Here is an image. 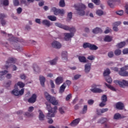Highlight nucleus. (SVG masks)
<instances>
[{
    "instance_id": "nucleus-1",
    "label": "nucleus",
    "mask_w": 128,
    "mask_h": 128,
    "mask_svg": "<svg viewBox=\"0 0 128 128\" xmlns=\"http://www.w3.org/2000/svg\"><path fill=\"white\" fill-rule=\"evenodd\" d=\"M74 8L76 9V10L79 16H82L86 14L84 10L86 8V6L82 3H80L74 5Z\"/></svg>"
},
{
    "instance_id": "nucleus-2",
    "label": "nucleus",
    "mask_w": 128,
    "mask_h": 128,
    "mask_svg": "<svg viewBox=\"0 0 128 128\" xmlns=\"http://www.w3.org/2000/svg\"><path fill=\"white\" fill-rule=\"evenodd\" d=\"M44 95L46 100L49 102H50L52 104H53V106H58V102L54 96L50 95L48 92H44Z\"/></svg>"
},
{
    "instance_id": "nucleus-3",
    "label": "nucleus",
    "mask_w": 128,
    "mask_h": 128,
    "mask_svg": "<svg viewBox=\"0 0 128 128\" xmlns=\"http://www.w3.org/2000/svg\"><path fill=\"white\" fill-rule=\"evenodd\" d=\"M114 84L120 86V88H124L126 86H128V81L124 80L122 81L118 80H115L114 81Z\"/></svg>"
},
{
    "instance_id": "nucleus-4",
    "label": "nucleus",
    "mask_w": 128,
    "mask_h": 128,
    "mask_svg": "<svg viewBox=\"0 0 128 128\" xmlns=\"http://www.w3.org/2000/svg\"><path fill=\"white\" fill-rule=\"evenodd\" d=\"M84 48H90V50H96L98 48L96 46L88 42H85L83 44Z\"/></svg>"
},
{
    "instance_id": "nucleus-5",
    "label": "nucleus",
    "mask_w": 128,
    "mask_h": 128,
    "mask_svg": "<svg viewBox=\"0 0 128 128\" xmlns=\"http://www.w3.org/2000/svg\"><path fill=\"white\" fill-rule=\"evenodd\" d=\"M24 93V89L22 88L20 90L18 88H15L12 91V94L16 96H22Z\"/></svg>"
},
{
    "instance_id": "nucleus-6",
    "label": "nucleus",
    "mask_w": 128,
    "mask_h": 128,
    "mask_svg": "<svg viewBox=\"0 0 128 128\" xmlns=\"http://www.w3.org/2000/svg\"><path fill=\"white\" fill-rule=\"evenodd\" d=\"M128 68L124 66L122 68H120V70L118 71V74L121 76H128Z\"/></svg>"
},
{
    "instance_id": "nucleus-7",
    "label": "nucleus",
    "mask_w": 128,
    "mask_h": 128,
    "mask_svg": "<svg viewBox=\"0 0 128 128\" xmlns=\"http://www.w3.org/2000/svg\"><path fill=\"white\" fill-rule=\"evenodd\" d=\"M98 86H100L93 84L92 86V88L90 89L91 92H94V94H100V92H102V89L96 88Z\"/></svg>"
},
{
    "instance_id": "nucleus-8",
    "label": "nucleus",
    "mask_w": 128,
    "mask_h": 128,
    "mask_svg": "<svg viewBox=\"0 0 128 128\" xmlns=\"http://www.w3.org/2000/svg\"><path fill=\"white\" fill-rule=\"evenodd\" d=\"M10 42L13 46L16 44H18V42H24V39L16 38V37H12V38L9 39Z\"/></svg>"
},
{
    "instance_id": "nucleus-9",
    "label": "nucleus",
    "mask_w": 128,
    "mask_h": 128,
    "mask_svg": "<svg viewBox=\"0 0 128 128\" xmlns=\"http://www.w3.org/2000/svg\"><path fill=\"white\" fill-rule=\"evenodd\" d=\"M55 16H58V14H64V10L60 9H56V8L53 7L51 9Z\"/></svg>"
},
{
    "instance_id": "nucleus-10",
    "label": "nucleus",
    "mask_w": 128,
    "mask_h": 128,
    "mask_svg": "<svg viewBox=\"0 0 128 128\" xmlns=\"http://www.w3.org/2000/svg\"><path fill=\"white\" fill-rule=\"evenodd\" d=\"M16 58H8V60L6 62V68H8V66H10V64H16Z\"/></svg>"
},
{
    "instance_id": "nucleus-11",
    "label": "nucleus",
    "mask_w": 128,
    "mask_h": 128,
    "mask_svg": "<svg viewBox=\"0 0 128 128\" xmlns=\"http://www.w3.org/2000/svg\"><path fill=\"white\" fill-rule=\"evenodd\" d=\"M116 2L120 3V0H110L108 2V6H109L110 8H114Z\"/></svg>"
},
{
    "instance_id": "nucleus-12",
    "label": "nucleus",
    "mask_w": 128,
    "mask_h": 128,
    "mask_svg": "<svg viewBox=\"0 0 128 128\" xmlns=\"http://www.w3.org/2000/svg\"><path fill=\"white\" fill-rule=\"evenodd\" d=\"M64 40H66L67 42L70 40L74 36V32H70V33H64Z\"/></svg>"
},
{
    "instance_id": "nucleus-13",
    "label": "nucleus",
    "mask_w": 128,
    "mask_h": 128,
    "mask_svg": "<svg viewBox=\"0 0 128 128\" xmlns=\"http://www.w3.org/2000/svg\"><path fill=\"white\" fill-rule=\"evenodd\" d=\"M52 48H57L58 50L62 48V44H60V42L58 41H54L52 44Z\"/></svg>"
},
{
    "instance_id": "nucleus-14",
    "label": "nucleus",
    "mask_w": 128,
    "mask_h": 128,
    "mask_svg": "<svg viewBox=\"0 0 128 128\" xmlns=\"http://www.w3.org/2000/svg\"><path fill=\"white\" fill-rule=\"evenodd\" d=\"M92 68V64L88 63L84 65V72L86 74H88Z\"/></svg>"
},
{
    "instance_id": "nucleus-15",
    "label": "nucleus",
    "mask_w": 128,
    "mask_h": 128,
    "mask_svg": "<svg viewBox=\"0 0 128 128\" xmlns=\"http://www.w3.org/2000/svg\"><path fill=\"white\" fill-rule=\"evenodd\" d=\"M116 108L119 110H122L124 108V104L122 102H118L116 104Z\"/></svg>"
},
{
    "instance_id": "nucleus-16",
    "label": "nucleus",
    "mask_w": 128,
    "mask_h": 128,
    "mask_svg": "<svg viewBox=\"0 0 128 128\" xmlns=\"http://www.w3.org/2000/svg\"><path fill=\"white\" fill-rule=\"evenodd\" d=\"M55 26H58V28H62L63 30H68V26L64 25L60 22L55 23Z\"/></svg>"
},
{
    "instance_id": "nucleus-17",
    "label": "nucleus",
    "mask_w": 128,
    "mask_h": 128,
    "mask_svg": "<svg viewBox=\"0 0 128 128\" xmlns=\"http://www.w3.org/2000/svg\"><path fill=\"white\" fill-rule=\"evenodd\" d=\"M36 102V94H33L31 98H29L28 100V102L30 104H34Z\"/></svg>"
},
{
    "instance_id": "nucleus-18",
    "label": "nucleus",
    "mask_w": 128,
    "mask_h": 128,
    "mask_svg": "<svg viewBox=\"0 0 128 128\" xmlns=\"http://www.w3.org/2000/svg\"><path fill=\"white\" fill-rule=\"evenodd\" d=\"M80 122V118H78L75 119L70 124V126H78V124Z\"/></svg>"
},
{
    "instance_id": "nucleus-19",
    "label": "nucleus",
    "mask_w": 128,
    "mask_h": 128,
    "mask_svg": "<svg viewBox=\"0 0 128 128\" xmlns=\"http://www.w3.org/2000/svg\"><path fill=\"white\" fill-rule=\"evenodd\" d=\"M62 60L64 62H68V52L66 51H64L62 52Z\"/></svg>"
},
{
    "instance_id": "nucleus-20",
    "label": "nucleus",
    "mask_w": 128,
    "mask_h": 128,
    "mask_svg": "<svg viewBox=\"0 0 128 128\" xmlns=\"http://www.w3.org/2000/svg\"><path fill=\"white\" fill-rule=\"evenodd\" d=\"M108 110V108H102L100 109V110H97V114L98 116H102V114H104V112H106Z\"/></svg>"
},
{
    "instance_id": "nucleus-21",
    "label": "nucleus",
    "mask_w": 128,
    "mask_h": 128,
    "mask_svg": "<svg viewBox=\"0 0 128 128\" xmlns=\"http://www.w3.org/2000/svg\"><path fill=\"white\" fill-rule=\"evenodd\" d=\"M39 80H40V83L42 86H44V82H46V78L42 76H40Z\"/></svg>"
},
{
    "instance_id": "nucleus-22",
    "label": "nucleus",
    "mask_w": 128,
    "mask_h": 128,
    "mask_svg": "<svg viewBox=\"0 0 128 128\" xmlns=\"http://www.w3.org/2000/svg\"><path fill=\"white\" fill-rule=\"evenodd\" d=\"M63 82L64 78L62 76H58L56 80V84H62Z\"/></svg>"
},
{
    "instance_id": "nucleus-23",
    "label": "nucleus",
    "mask_w": 128,
    "mask_h": 128,
    "mask_svg": "<svg viewBox=\"0 0 128 128\" xmlns=\"http://www.w3.org/2000/svg\"><path fill=\"white\" fill-rule=\"evenodd\" d=\"M104 40L106 42H110L112 40V36L106 35L105 36Z\"/></svg>"
},
{
    "instance_id": "nucleus-24",
    "label": "nucleus",
    "mask_w": 128,
    "mask_h": 128,
    "mask_svg": "<svg viewBox=\"0 0 128 128\" xmlns=\"http://www.w3.org/2000/svg\"><path fill=\"white\" fill-rule=\"evenodd\" d=\"M42 24H44V26H48V28H50V26H52V24H50V22L49 20H43L42 22Z\"/></svg>"
},
{
    "instance_id": "nucleus-25",
    "label": "nucleus",
    "mask_w": 128,
    "mask_h": 128,
    "mask_svg": "<svg viewBox=\"0 0 128 128\" xmlns=\"http://www.w3.org/2000/svg\"><path fill=\"white\" fill-rule=\"evenodd\" d=\"M102 28L98 27H96L92 30L93 34H102Z\"/></svg>"
},
{
    "instance_id": "nucleus-26",
    "label": "nucleus",
    "mask_w": 128,
    "mask_h": 128,
    "mask_svg": "<svg viewBox=\"0 0 128 128\" xmlns=\"http://www.w3.org/2000/svg\"><path fill=\"white\" fill-rule=\"evenodd\" d=\"M124 46H126V42H122L120 43H118L116 45V46L118 48H122L124 47Z\"/></svg>"
},
{
    "instance_id": "nucleus-27",
    "label": "nucleus",
    "mask_w": 128,
    "mask_h": 128,
    "mask_svg": "<svg viewBox=\"0 0 128 128\" xmlns=\"http://www.w3.org/2000/svg\"><path fill=\"white\" fill-rule=\"evenodd\" d=\"M104 84H105V86H107V88H110V90L112 92H116V88H114V87L112 86L110 84H108L106 82L104 83Z\"/></svg>"
},
{
    "instance_id": "nucleus-28",
    "label": "nucleus",
    "mask_w": 128,
    "mask_h": 128,
    "mask_svg": "<svg viewBox=\"0 0 128 128\" xmlns=\"http://www.w3.org/2000/svg\"><path fill=\"white\" fill-rule=\"evenodd\" d=\"M33 68L34 72H40V67L38 66V64H33Z\"/></svg>"
},
{
    "instance_id": "nucleus-29",
    "label": "nucleus",
    "mask_w": 128,
    "mask_h": 128,
    "mask_svg": "<svg viewBox=\"0 0 128 128\" xmlns=\"http://www.w3.org/2000/svg\"><path fill=\"white\" fill-rule=\"evenodd\" d=\"M2 75H0V80H2L4 78V77L2 76H4V74H8V72L6 70H5L4 71H2V72H0Z\"/></svg>"
},
{
    "instance_id": "nucleus-30",
    "label": "nucleus",
    "mask_w": 128,
    "mask_h": 128,
    "mask_svg": "<svg viewBox=\"0 0 128 128\" xmlns=\"http://www.w3.org/2000/svg\"><path fill=\"white\" fill-rule=\"evenodd\" d=\"M78 60L80 62H86V57H84V56H79Z\"/></svg>"
},
{
    "instance_id": "nucleus-31",
    "label": "nucleus",
    "mask_w": 128,
    "mask_h": 128,
    "mask_svg": "<svg viewBox=\"0 0 128 128\" xmlns=\"http://www.w3.org/2000/svg\"><path fill=\"white\" fill-rule=\"evenodd\" d=\"M110 70L108 68H106L104 72V76H110Z\"/></svg>"
},
{
    "instance_id": "nucleus-32",
    "label": "nucleus",
    "mask_w": 128,
    "mask_h": 128,
    "mask_svg": "<svg viewBox=\"0 0 128 128\" xmlns=\"http://www.w3.org/2000/svg\"><path fill=\"white\" fill-rule=\"evenodd\" d=\"M38 112H40V114H39L40 120H44V113H42V112L41 110H39Z\"/></svg>"
},
{
    "instance_id": "nucleus-33",
    "label": "nucleus",
    "mask_w": 128,
    "mask_h": 128,
    "mask_svg": "<svg viewBox=\"0 0 128 128\" xmlns=\"http://www.w3.org/2000/svg\"><path fill=\"white\" fill-rule=\"evenodd\" d=\"M66 83H64L60 87V92H64V90H66Z\"/></svg>"
},
{
    "instance_id": "nucleus-34",
    "label": "nucleus",
    "mask_w": 128,
    "mask_h": 128,
    "mask_svg": "<svg viewBox=\"0 0 128 128\" xmlns=\"http://www.w3.org/2000/svg\"><path fill=\"white\" fill-rule=\"evenodd\" d=\"M108 118H103L98 120V124H104L108 122Z\"/></svg>"
},
{
    "instance_id": "nucleus-35",
    "label": "nucleus",
    "mask_w": 128,
    "mask_h": 128,
    "mask_svg": "<svg viewBox=\"0 0 128 128\" xmlns=\"http://www.w3.org/2000/svg\"><path fill=\"white\" fill-rule=\"evenodd\" d=\"M48 18L52 22H56V17L54 16H48Z\"/></svg>"
},
{
    "instance_id": "nucleus-36",
    "label": "nucleus",
    "mask_w": 128,
    "mask_h": 128,
    "mask_svg": "<svg viewBox=\"0 0 128 128\" xmlns=\"http://www.w3.org/2000/svg\"><path fill=\"white\" fill-rule=\"evenodd\" d=\"M58 57H56L53 60H52L50 61V64H52V66L54 65V64H56V62L58 61Z\"/></svg>"
},
{
    "instance_id": "nucleus-37",
    "label": "nucleus",
    "mask_w": 128,
    "mask_h": 128,
    "mask_svg": "<svg viewBox=\"0 0 128 128\" xmlns=\"http://www.w3.org/2000/svg\"><path fill=\"white\" fill-rule=\"evenodd\" d=\"M72 18V12H68L67 15V22H69Z\"/></svg>"
},
{
    "instance_id": "nucleus-38",
    "label": "nucleus",
    "mask_w": 128,
    "mask_h": 128,
    "mask_svg": "<svg viewBox=\"0 0 128 128\" xmlns=\"http://www.w3.org/2000/svg\"><path fill=\"white\" fill-rule=\"evenodd\" d=\"M114 120H120V118H122V115L119 113H116L114 115Z\"/></svg>"
},
{
    "instance_id": "nucleus-39",
    "label": "nucleus",
    "mask_w": 128,
    "mask_h": 128,
    "mask_svg": "<svg viewBox=\"0 0 128 128\" xmlns=\"http://www.w3.org/2000/svg\"><path fill=\"white\" fill-rule=\"evenodd\" d=\"M58 110V106H54V108H52L50 112V114H55V112H56V110Z\"/></svg>"
},
{
    "instance_id": "nucleus-40",
    "label": "nucleus",
    "mask_w": 128,
    "mask_h": 128,
    "mask_svg": "<svg viewBox=\"0 0 128 128\" xmlns=\"http://www.w3.org/2000/svg\"><path fill=\"white\" fill-rule=\"evenodd\" d=\"M59 6H61V8H64V6H66V3L64 2V0H60Z\"/></svg>"
},
{
    "instance_id": "nucleus-41",
    "label": "nucleus",
    "mask_w": 128,
    "mask_h": 128,
    "mask_svg": "<svg viewBox=\"0 0 128 128\" xmlns=\"http://www.w3.org/2000/svg\"><path fill=\"white\" fill-rule=\"evenodd\" d=\"M106 80L108 84H112V80L110 76L106 77Z\"/></svg>"
},
{
    "instance_id": "nucleus-42",
    "label": "nucleus",
    "mask_w": 128,
    "mask_h": 128,
    "mask_svg": "<svg viewBox=\"0 0 128 128\" xmlns=\"http://www.w3.org/2000/svg\"><path fill=\"white\" fill-rule=\"evenodd\" d=\"M101 100L102 102H106L108 101V97L106 96V95H103L101 98Z\"/></svg>"
},
{
    "instance_id": "nucleus-43",
    "label": "nucleus",
    "mask_w": 128,
    "mask_h": 128,
    "mask_svg": "<svg viewBox=\"0 0 128 128\" xmlns=\"http://www.w3.org/2000/svg\"><path fill=\"white\" fill-rule=\"evenodd\" d=\"M120 54H122V50L120 49H117L114 51V54L116 56H120Z\"/></svg>"
},
{
    "instance_id": "nucleus-44",
    "label": "nucleus",
    "mask_w": 128,
    "mask_h": 128,
    "mask_svg": "<svg viewBox=\"0 0 128 128\" xmlns=\"http://www.w3.org/2000/svg\"><path fill=\"white\" fill-rule=\"evenodd\" d=\"M17 84L22 88H24V84L22 82H18Z\"/></svg>"
},
{
    "instance_id": "nucleus-45",
    "label": "nucleus",
    "mask_w": 128,
    "mask_h": 128,
    "mask_svg": "<svg viewBox=\"0 0 128 128\" xmlns=\"http://www.w3.org/2000/svg\"><path fill=\"white\" fill-rule=\"evenodd\" d=\"M96 14H98V16H100L104 14V12L99 10L96 11Z\"/></svg>"
},
{
    "instance_id": "nucleus-46",
    "label": "nucleus",
    "mask_w": 128,
    "mask_h": 128,
    "mask_svg": "<svg viewBox=\"0 0 128 128\" xmlns=\"http://www.w3.org/2000/svg\"><path fill=\"white\" fill-rule=\"evenodd\" d=\"M92 2H94L96 6H100V0H92Z\"/></svg>"
},
{
    "instance_id": "nucleus-47",
    "label": "nucleus",
    "mask_w": 128,
    "mask_h": 128,
    "mask_svg": "<svg viewBox=\"0 0 128 128\" xmlns=\"http://www.w3.org/2000/svg\"><path fill=\"white\" fill-rule=\"evenodd\" d=\"M3 4L5 6H8L10 4V2H8V0H4L3 1Z\"/></svg>"
},
{
    "instance_id": "nucleus-48",
    "label": "nucleus",
    "mask_w": 128,
    "mask_h": 128,
    "mask_svg": "<svg viewBox=\"0 0 128 128\" xmlns=\"http://www.w3.org/2000/svg\"><path fill=\"white\" fill-rule=\"evenodd\" d=\"M46 116H47L48 118H54V114L52 113V114H50V112H49L47 114Z\"/></svg>"
},
{
    "instance_id": "nucleus-49",
    "label": "nucleus",
    "mask_w": 128,
    "mask_h": 128,
    "mask_svg": "<svg viewBox=\"0 0 128 128\" xmlns=\"http://www.w3.org/2000/svg\"><path fill=\"white\" fill-rule=\"evenodd\" d=\"M13 2L14 6H18L20 4L18 0H14Z\"/></svg>"
},
{
    "instance_id": "nucleus-50",
    "label": "nucleus",
    "mask_w": 128,
    "mask_h": 128,
    "mask_svg": "<svg viewBox=\"0 0 128 128\" xmlns=\"http://www.w3.org/2000/svg\"><path fill=\"white\" fill-rule=\"evenodd\" d=\"M87 111H88V106L85 105L84 106L82 110V114H86V112Z\"/></svg>"
},
{
    "instance_id": "nucleus-51",
    "label": "nucleus",
    "mask_w": 128,
    "mask_h": 128,
    "mask_svg": "<svg viewBox=\"0 0 128 128\" xmlns=\"http://www.w3.org/2000/svg\"><path fill=\"white\" fill-rule=\"evenodd\" d=\"M69 30V32H76V28L74 27L70 28L68 26V30Z\"/></svg>"
},
{
    "instance_id": "nucleus-52",
    "label": "nucleus",
    "mask_w": 128,
    "mask_h": 128,
    "mask_svg": "<svg viewBox=\"0 0 128 128\" xmlns=\"http://www.w3.org/2000/svg\"><path fill=\"white\" fill-rule=\"evenodd\" d=\"M58 110L61 114H64V110L62 107L60 108Z\"/></svg>"
},
{
    "instance_id": "nucleus-53",
    "label": "nucleus",
    "mask_w": 128,
    "mask_h": 128,
    "mask_svg": "<svg viewBox=\"0 0 128 128\" xmlns=\"http://www.w3.org/2000/svg\"><path fill=\"white\" fill-rule=\"evenodd\" d=\"M116 14L118 16H122V14H124V10H121L120 11H118L116 12Z\"/></svg>"
},
{
    "instance_id": "nucleus-54",
    "label": "nucleus",
    "mask_w": 128,
    "mask_h": 128,
    "mask_svg": "<svg viewBox=\"0 0 128 128\" xmlns=\"http://www.w3.org/2000/svg\"><path fill=\"white\" fill-rule=\"evenodd\" d=\"M106 102H104V101H102V102L100 103V104H99L101 108H104V106H106Z\"/></svg>"
},
{
    "instance_id": "nucleus-55",
    "label": "nucleus",
    "mask_w": 128,
    "mask_h": 128,
    "mask_svg": "<svg viewBox=\"0 0 128 128\" xmlns=\"http://www.w3.org/2000/svg\"><path fill=\"white\" fill-rule=\"evenodd\" d=\"M88 60H94V56H88V58H87Z\"/></svg>"
},
{
    "instance_id": "nucleus-56",
    "label": "nucleus",
    "mask_w": 128,
    "mask_h": 128,
    "mask_svg": "<svg viewBox=\"0 0 128 128\" xmlns=\"http://www.w3.org/2000/svg\"><path fill=\"white\" fill-rule=\"evenodd\" d=\"M122 22H116L114 23V26H120Z\"/></svg>"
},
{
    "instance_id": "nucleus-57",
    "label": "nucleus",
    "mask_w": 128,
    "mask_h": 128,
    "mask_svg": "<svg viewBox=\"0 0 128 128\" xmlns=\"http://www.w3.org/2000/svg\"><path fill=\"white\" fill-rule=\"evenodd\" d=\"M25 116H28V118H30V117L32 116L33 114H30L28 112H26L25 113Z\"/></svg>"
},
{
    "instance_id": "nucleus-58",
    "label": "nucleus",
    "mask_w": 128,
    "mask_h": 128,
    "mask_svg": "<svg viewBox=\"0 0 128 128\" xmlns=\"http://www.w3.org/2000/svg\"><path fill=\"white\" fill-rule=\"evenodd\" d=\"M16 10L17 13L20 14H22V9L20 7Z\"/></svg>"
},
{
    "instance_id": "nucleus-59",
    "label": "nucleus",
    "mask_w": 128,
    "mask_h": 128,
    "mask_svg": "<svg viewBox=\"0 0 128 128\" xmlns=\"http://www.w3.org/2000/svg\"><path fill=\"white\" fill-rule=\"evenodd\" d=\"M20 78L21 80H26V76L24 74H21L20 75Z\"/></svg>"
},
{
    "instance_id": "nucleus-60",
    "label": "nucleus",
    "mask_w": 128,
    "mask_h": 128,
    "mask_svg": "<svg viewBox=\"0 0 128 128\" xmlns=\"http://www.w3.org/2000/svg\"><path fill=\"white\" fill-rule=\"evenodd\" d=\"M108 56L109 58H112L114 56V52H110L108 53Z\"/></svg>"
},
{
    "instance_id": "nucleus-61",
    "label": "nucleus",
    "mask_w": 128,
    "mask_h": 128,
    "mask_svg": "<svg viewBox=\"0 0 128 128\" xmlns=\"http://www.w3.org/2000/svg\"><path fill=\"white\" fill-rule=\"evenodd\" d=\"M72 98V94H68L66 97V100L68 102V100H70V98Z\"/></svg>"
},
{
    "instance_id": "nucleus-62",
    "label": "nucleus",
    "mask_w": 128,
    "mask_h": 128,
    "mask_svg": "<svg viewBox=\"0 0 128 128\" xmlns=\"http://www.w3.org/2000/svg\"><path fill=\"white\" fill-rule=\"evenodd\" d=\"M104 128H111L110 124L108 123L105 124Z\"/></svg>"
},
{
    "instance_id": "nucleus-63",
    "label": "nucleus",
    "mask_w": 128,
    "mask_h": 128,
    "mask_svg": "<svg viewBox=\"0 0 128 128\" xmlns=\"http://www.w3.org/2000/svg\"><path fill=\"white\" fill-rule=\"evenodd\" d=\"M122 52L124 54H128V48H124V49Z\"/></svg>"
},
{
    "instance_id": "nucleus-64",
    "label": "nucleus",
    "mask_w": 128,
    "mask_h": 128,
    "mask_svg": "<svg viewBox=\"0 0 128 128\" xmlns=\"http://www.w3.org/2000/svg\"><path fill=\"white\" fill-rule=\"evenodd\" d=\"M6 18V14H0V20H4Z\"/></svg>"
}]
</instances>
